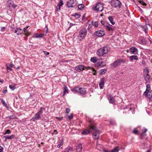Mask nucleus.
I'll return each mask as SVG.
<instances>
[{
    "mask_svg": "<svg viewBox=\"0 0 152 152\" xmlns=\"http://www.w3.org/2000/svg\"><path fill=\"white\" fill-rule=\"evenodd\" d=\"M129 51L132 54L136 55L138 54V50L137 49L134 47H132L129 49Z\"/></svg>",
    "mask_w": 152,
    "mask_h": 152,
    "instance_id": "obj_10",
    "label": "nucleus"
},
{
    "mask_svg": "<svg viewBox=\"0 0 152 152\" xmlns=\"http://www.w3.org/2000/svg\"><path fill=\"white\" fill-rule=\"evenodd\" d=\"M43 52H44L45 55H46V56L48 55L49 54L48 52L46 51H43Z\"/></svg>",
    "mask_w": 152,
    "mask_h": 152,
    "instance_id": "obj_57",
    "label": "nucleus"
},
{
    "mask_svg": "<svg viewBox=\"0 0 152 152\" xmlns=\"http://www.w3.org/2000/svg\"><path fill=\"white\" fill-rule=\"evenodd\" d=\"M48 31V28L47 26H46L45 28H44V32L43 33L45 34L47 33Z\"/></svg>",
    "mask_w": 152,
    "mask_h": 152,
    "instance_id": "obj_42",
    "label": "nucleus"
},
{
    "mask_svg": "<svg viewBox=\"0 0 152 152\" xmlns=\"http://www.w3.org/2000/svg\"><path fill=\"white\" fill-rule=\"evenodd\" d=\"M72 91H75L77 92H78L82 95H85L86 93V91L85 88H80L79 87H76L74 88L72 90Z\"/></svg>",
    "mask_w": 152,
    "mask_h": 152,
    "instance_id": "obj_3",
    "label": "nucleus"
},
{
    "mask_svg": "<svg viewBox=\"0 0 152 152\" xmlns=\"http://www.w3.org/2000/svg\"><path fill=\"white\" fill-rule=\"evenodd\" d=\"M63 1L62 0H61L58 5V7L60 9L61 7L63 5Z\"/></svg>",
    "mask_w": 152,
    "mask_h": 152,
    "instance_id": "obj_38",
    "label": "nucleus"
},
{
    "mask_svg": "<svg viewBox=\"0 0 152 152\" xmlns=\"http://www.w3.org/2000/svg\"><path fill=\"white\" fill-rule=\"evenodd\" d=\"M68 93L67 88L65 86L64 87V91L63 93V96H64L66 94Z\"/></svg>",
    "mask_w": 152,
    "mask_h": 152,
    "instance_id": "obj_22",
    "label": "nucleus"
},
{
    "mask_svg": "<svg viewBox=\"0 0 152 152\" xmlns=\"http://www.w3.org/2000/svg\"><path fill=\"white\" fill-rule=\"evenodd\" d=\"M108 99L109 102L113 104H114L115 103V100L114 98L111 95H109L108 96Z\"/></svg>",
    "mask_w": 152,
    "mask_h": 152,
    "instance_id": "obj_13",
    "label": "nucleus"
},
{
    "mask_svg": "<svg viewBox=\"0 0 152 152\" xmlns=\"http://www.w3.org/2000/svg\"><path fill=\"white\" fill-rule=\"evenodd\" d=\"M26 36H28L30 35V33L27 31V32H26L24 34Z\"/></svg>",
    "mask_w": 152,
    "mask_h": 152,
    "instance_id": "obj_53",
    "label": "nucleus"
},
{
    "mask_svg": "<svg viewBox=\"0 0 152 152\" xmlns=\"http://www.w3.org/2000/svg\"><path fill=\"white\" fill-rule=\"evenodd\" d=\"M84 7V5L83 4H79L78 5V8L80 10L83 9Z\"/></svg>",
    "mask_w": 152,
    "mask_h": 152,
    "instance_id": "obj_41",
    "label": "nucleus"
},
{
    "mask_svg": "<svg viewBox=\"0 0 152 152\" xmlns=\"http://www.w3.org/2000/svg\"><path fill=\"white\" fill-rule=\"evenodd\" d=\"M147 129H145L144 132H143L141 134V135H142L143 134H144L147 131Z\"/></svg>",
    "mask_w": 152,
    "mask_h": 152,
    "instance_id": "obj_62",
    "label": "nucleus"
},
{
    "mask_svg": "<svg viewBox=\"0 0 152 152\" xmlns=\"http://www.w3.org/2000/svg\"><path fill=\"white\" fill-rule=\"evenodd\" d=\"M45 34L44 33L41 34H37L36 37V38L41 37H42L44 35H45Z\"/></svg>",
    "mask_w": 152,
    "mask_h": 152,
    "instance_id": "obj_37",
    "label": "nucleus"
},
{
    "mask_svg": "<svg viewBox=\"0 0 152 152\" xmlns=\"http://www.w3.org/2000/svg\"><path fill=\"white\" fill-rule=\"evenodd\" d=\"M72 148L71 147H68L64 149V152H69L72 150Z\"/></svg>",
    "mask_w": 152,
    "mask_h": 152,
    "instance_id": "obj_26",
    "label": "nucleus"
},
{
    "mask_svg": "<svg viewBox=\"0 0 152 152\" xmlns=\"http://www.w3.org/2000/svg\"><path fill=\"white\" fill-rule=\"evenodd\" d=\"M111 4L113 7L115 8L118 7L120 8L121 5V3L118 0H113L111 2Z\"/></svg>",
    "mask_w": 152,
    "mask_h": 152,
    "instance_id": "obj_5",
    "label": "nucleus"
},
{
    "mask_svg": "<svg viewBox=\"0 0 152 152\" xmlns=\"http://www.w3.org/2000/svg\"><path fill=\"white\" fill-rule=\"evenodd\" d=\"M106 28L110 31H113L114 30V28L108 26H105Z\"/></svg>",
    "mask_w": 152,
    "mask_h": 152,
    "instance_id": "obj_30",
    "label": "nucleus"
},
{
    "mask_svg": "<svg viewBox=\"0 0 152 152\" xmlns=\"http://www.w3.org/2000/svg\"><path fill=\"white\" fill-rule=\"evenodd\" d=\"M3 137L5 138V141H6L7 139H12V138H13L14 136L13 135H11L10 136L8 135L4 136Z\"/></svg>",
    "mask_w": 152,
    "mask_h": 152,
    "instance_id": "obj_24",
    "label": "nucleus"
},
{
    "mask_svg": "<svg viewBox=\"0 0 152 152\" xmlns=\"http://www.w3.org/2000/svg\"><path fill=\"white\" fill-rule=\"evenodd\" d=\"M5 28L4 27H3L1 28V30L2 31H4L5 30Z\"/></svg>",
    "mask_w": 152,
    "mask_h": 152,
    "instance_id": "obj_64",
    "label": "nucleus"
},
{
    "mask_svg": "<svg viewBox=\"0 0 152 152\" xmlns=\"http://www.w3.org/2000/svg\"><path fill=\"white\" fill-rule=\"evenodd\" d=\"M142 29L145 32H147L148 31V29L146 25H145L144 26H143L142 27Z\"/></svg>",
    "mask_w": 152,
    "mask_h": 152,
    "instance_id": "obj_34",
    "label": "nucleus"
},
{
    "mask_svg": "<svg viewBox=\"0 0 152 152\" xmlns=\"http://www.w3.org/2000/svg\"><path fill=\"white\" fill-rule=\"evenodd\" d=\"M110 50L109 46H105L98 49L96 54L99 56H103L104 55L107 54Z\"/></svg>",
    "mask_w": 152,
    "mask_h": 152,
    "instance_id": "obj_1",
    "label": "nucleus"
},
{
    "mask_svg": "<svg viewBox=\"0 0 152 152\" xmlns=\"http://www.w3.org/2000/svg\"><path fill=\"white\" fill-rule=\"evenodd\" d=\"M13 3L14 2L12 1L11 0H9L7 2V5L8 7H10Z\"/></svg>",
    "mask_w": 152,
    "mask_h": 152,
    "instance_id": "obj_27",
    "label": "nucleus"
},
{
    "mask_svg": "<svg viewBox=\"0 0 152 152\" xmlns=\"http://www.w3.org/2000/svg\"><path fill=\"white\" fill-rule=\"evenodd\" d=\"M76 70L78 72H80L82 70H84V66L82 65H79L75 68Z\"/></svg>",
    "mask_w": 152,
    "mask_h": 152,
    "instance_id": "obj_17",
    "label": "nucleus"
},
{
    "mask_svg": "<svg viewBox=\"0 0 152 152\" xmlns=\"http://www.w3.org/2000/svg\"><path fill=\"white\" fill-rule=\"evenodd\" d=\"M93 8L94 10H98L99 11L101 12L103 10V7L101 3H98L94 7H93Z\"/></svg>",
    "mask_w": 152,
    "mask_h": 152,
    "instance_id": "obj_8",
    "label": "nucleus"
},
{
    "mask_svg": "<svg viewBox=\"0 0 152 152\" xmlns=\"http://www.w3.org/2000/svg\"><path fill=\"white\" fill-rule=\"evenodd\" d=\"M73 117V115L72 114H71V115L70 116H68V117L69 118V119H71Z\"/></svg>",
    "mask_w": 152,
    "mask_h": 152,
    "instance_id": "obj_55",
    "label": "nucleus"
},
{
    "mask_svg": "<svg viewBox=\"0 0 152 152\" xmlns=\"http://www.w3.org/2000/svg\"><path fill=\"white\" fill-rule=\"evenodd\" d=\"M41 118V115L37 113L35 114L34 116L31 119L33 121H35V120H39Z\"/></svg>",
    "mask_w": 152,
    "mask_h": 152,
    "instance_id": "obj_12",
    "label": "nucleus"
},
{
    "mask_svg": "<svg viewBox=\"0 0 152 152\" xmlns=\"http://www.w3.org/2000/svg\"><path fill=\"white\" fill-rule=\"evenodd\" d=\"M102 61L98 62L97 64H96V66L97 67H99L101 66L102 67L104 65H102L103 63Z\"/></svg>",
    "mask_w": 152,
    "mask_h": 152,
    "instance_id": "obj_25",
    "label": "nucleus"
},
{
    "mask_svg": "<svg viewBox=\"0 0 152 152\" xmlns=\"http://www.w3.org/2000/svg\"><path fill=\"white\" fill-rule=\"evenodd\" d=\"M53 134H58L57 131L56 130H55L54 131V132L53 133Z\"/></svg>",
    "mask_w": 152,
    "mask_h": 152,
    "instance_id": "obj_60",
    "label": "nucleus"
},
{
    "mask_svg": "<svg viewBox=\"0 0 152 152\" xmlns=\"http://www.w3.org/2000/svg\"><path fill=\"white\" fill-rule=\"evenodd\" d=\"M138 132V131L136 128L134 129L133 131V132L135 134H137Z\"/></svg>",
    "mask_w": 152,
    "mask_h": 152,
    "instance_id": "obj_45",
    "label": "nucleus"
},
{
    "mask_svg": "<svg viewBox=\"0 0 152 152\" xmlns=\"http://www.w3.org/2000/svg\"><path fill=\"white\" fill-rule=\"evenodd\" d=\"M8 118L10 119H14L17 118V117L15 115H13L10 116Z\"/></svg>",
    "mask_w": 152,
    "mask_h": 152,
    "instance_id": "obj_46",
    "label": "nucleus"
},
{
    "mask_svg": "<svg viewBox=\"0 0 152 152\" xmlns=\"http://www.w3.org/2000/svg\"><path fill=\"white\" fill-rule=\"evenodd\" d=\"M105 80L104 78H102L101 79L100 82L99 84V86L101 89H102L104 86Z\"/></svg>",
    "mask_w": 152,
    "mask_h": 152,
    "instance_id": "obj_15",
    "label": "nucleus"
},
{
    "mask_svg": "<svg viewBox=\"0 0 152 152\" xmlns=\"http://www.w3.org/2000/svg\"><path fill=\"white\" fill-rule=\"evenodd\" d=\"M108 14L107 13L103 15V17H102L103 19H105L107 18L108 19H113V17L111 16H108Z\"/></svg>",
    "mask_w": 152,
    "mask_h": 152,
    "instance_id": "obj_23",
    "label": "nucleus"
},
{
    "mask_svg": "<svg viewBox=\"0 0 152 152\" xmlns=\"http://www.w3.org/2000/svg\"><path fill=\"white\" fill-rule=\"evenodd\" d=\"M11 131L9 129L5 131V132L4 133V134H10V133Z\"/></svg>",
    "mask_w": 152,
    "mask_h": 152,
    "instance_id": "obj_47",
    "label": "nucleus"
},
{
    "mask_svg": "<svg viewBox=\"0 0 152 152\" xmlns=\"http://www.w3.org/2000/svg\"><path fill=\"white\" fill-rule=\"evenodd\" d=\"M66 113H68L70 112V110L69 109V108H66Z\"/></svg>",
    "mask_w": 152,
    "mask_h": 152,
    "instance_id": "obj_56",
    "label": "nucleus"
},
{
    "mask_svg": "<svg viewBox=\"0 0 152 152\" xmlns=\"http://www.w3.org/2000/svg\"><path fill=\"white\" fill-rule=\"evenodd\" d=\"M6 67H7V71L8 72H9V71H8V70H12V67L14 65L12 64H6Z\"/></svg>",
    "mask_w": 152,
    "mask_h": 152,
    "instance_id": "obj_19",
    "label": "nucleus"
},
{
    "mask_svg": "<svg viewBox=\"0 0 152 152\" xmlns=\"http://www.w3.org/2000/svg\"><path fill=\"white\" fill-rule=\"evenodd\" d=\"M63 140L62 139H61L60 141L59 142L57 146V147L59 148L60 146L63 145Z\"/></svg>",
    "mask_w": 152,
    "mask_h": 152,
    "instance_id": "obj_35",
    "label": "nucleus"
},
{
    "mask_svg": "<svg viewBox=\"0 0 152 152\" xmlns=\"http://www.w3.org/2000/svg\"><path fill=\"white\" fill-rule=\"evenodd\" d=\"M93 21L91 20H88L87 23V24H88V28H91L92 26V24Z\"/></svg>",
    "mask_w": 152,
    "mask_h": 152,
    "instance_id": "obj_28",
    "label": "nucleus"
},
{
    "mask_svg": "<svg viewBox=\"0 0 152 152\" xmlns=\"http://www.w3.org/2000/svg\"><path fill=\"white\" fill-rule=\"evenodd\" d=\"M101 23L102 25H104L105 23L104 21L102 20L101 21Z\"/></svg>",
    "mask_w": 152,
    "mask_h": 152,
    "instance_id": "obj_61",
    "label": "nucleus"
},
{
    "mask_svg": "<svg viewBox=\"0 0 152 152\" xmlns=\"http://www.w3.org/2000/svg\"><path fill=\"white\" fill-rule=\"evenodd\" d=\"M3 150V148L1 146H0V152H2Z\"/></svg>",
    "mask_w": 152,
    "mask_h": 152,
    "instance_id": "obj_59",
    "label": "nucleus"
},
{
    "mask_svg": "<svg viewBox=\"0 0 152 152\" xmlns=\"http://www.w3.org/2000/svg\"><path fill=\"white\" fill-rule=\"evenodd\" d=\"M87 30L85 28H83L79 32L78 37L80 38V40L83 39L85 37L87 34Z\"/></svg>",
    "mask_w": 152,
    "mask_h": 152,
    "instance_id": "obj_4",
    "label": "nucleus"
},
{
    "mask_svg": "<svg viewBox=\"0 0 152 152\" xmlns=\"http://www.w3.org/2000/svg\"><path fill=\"white\" fill-rule=\"evenodd\" d=\"M137 56L136 55H133L132 56H130L129 57V59L130 61H132L134 60H138V58L137 57Z\"/></svg>",
    "mask_w": 152,
    "mask_h": 152,
    "instance_id": "obj_18",
    "label": "nucleus"
},
{
    "mask_svg": "<svg viewBox=\"0 0 152 152\" xmlns=\"http://www.w3.org/2000/svg\"><path fill=\"white\" fill-rule=\"evenodd\" d=\"M1 103L3 104V106H4L5 107L7 108H8L9 107L7 106V104L5 102V101L4 100H3V99H1Z\"/></svg>",
    "mask_w": 152,
    "mask_h": 152,
    "instance_id": "obj_32",
    "label": "nucleus"
},
{
    "mask_svg": "<svg viewBox=\"0 0 152 152\" xmlns=\"http://www.w3.org/2000/svg\"><path fill=\"white\" fill-rule=\"evenodd\" d=\"M56 118L59 121H61L63 118L62 117H57Z\"/></svg>",
    "mask_w": 152,
    "mask_h": 152,
    "instance_id": "obj_54",
    "label": "nucleus"
},
{
    "mask_svg": "<svg viewBox=\"0 0 152 152\" xmlns=\"http://www.w3.org/2000/svg\"><path fill=\"white\" fill-rule=\"evenodd\" d=\"M73 16L75 17V19H77L79 18L80 17V14L75 13V15Z\"/></svg>",
    "mask_w": 152,
    "mask_h": 152,
    "instance_id": "obj_40",
    "label": "nucleus"
},
{
    "mask_svg": "<svg viewBox=\"0 0 152 152\" xmlns=\"http://www.w3.org/2000/svg\"><path fill=\"white\" fill-rule=\"evenodd\" d=\"M86 68L88 69H91L92 71H95V70L93 68L91 67L90 66H88L87 67H86Z\"/></svg>",
    "mask_w": 152,
    "mask_h": 152,
    "instance_id": "obj_51",
    "label": "nucleus"
},
{
    "mask_svg": "<svg viewBox=\"0 0 152 152\" xmlns=\"http://www.w3.org/2000/svg\"><path fill=\"white\" fill-rule=\"evenodd\" d=\"M95 35L96 36L99 37H102L105 34L104 32L103 31H96L94 33Z\"/></svg>",
    "mask_w": 152,
    "mask_h": 152,
    "instance_id": "obj_11",
    "label": "nucleus"
},
{
    "mask_svg": "<svg viewBox=\"0 0 152 152\" xmlns=\"http://www.w3.org/2000/svg\"><path fill=\"white\" fill-rule=\"evenodd\" d=\"M145 95L146 96H148L149 99H151L152 97V95L151 94H148H148L147 95Z\"/></svg>",
    "mask_w": 152,
    "mask_h": 152,
    "instance_id": "obj_49",
    "label": "nucleus"
},
{
    "mask_svg": "<svg viewBox=\"0 0 152 152\" xmlns=\"http://www.w3.org/2000/svg\"><path fill=\"white\" fill-rule=\"evenodd\" d=\"M29 26H27L25 27H24L23 29V31L24 34L28 31L27 29L28 28Z\"/></svg>",
    "mask_w": 152,
    "mask_h": 152,
    "instance_id": "obj_43",
    "label": "nucleus"
},
{
    "mask_svg": "<svg viewBox=\"0 0 152 152\" xmlns=\"http://www.w3.org/2000/svg\"><path fill=\"white\" fill-rule=\"evenodd\" d=\"M149 71L147 68L145 67L144 69V76L145 80L148 82L150 80V76L148 75Z\"/></svg>",
    "mask_w": 152,
    "mask_h": 152,
    "instance_id": "obj_6",
    "label": "nucleus"
},
{
    "mask_svg": "<svg viewBox=\"0 0 152 152\" xmlns=\"http://www.w3.org/2000/svg\"><path fill=\"white\" fill-rule=\"evenodd\" d=\"M23 32V30L19 28H16L14 30V33L18 35L21 34Z\"/></svg>",
    "mask_w": 152,
    "mask_h": 152,
    "instance_id": "obj_14",
    "label": "nucleus"
},
{
    "mask_svg": "<svg viewBox=\"0 0 152 152\" xmlns=\"http://www.w3.org/2000/svg\"><path fill=\"white\" fill-rule=\"evenodd\" d=\"M7 92V90H3V92L4 94H6Z\"/></svg>",
    "mask_w": 152,
    "mask_h": 152,
    "instance_id": "obj_63",
    "label": "nucleus"
},
{
    "mask_svg": "<svg viewBox=\"0 0 152 152\" xmlns=\"http://www.w3.org/2000/svg\"><path fill=\"white\" fill-rule=\"evenodd\" d=\"M76 150L77 151L80 152L82 150V145L81 144H78L76 147Z\"/></svg>",
    "mask_w": 152,
    "mask_h": 152,
    "instance_id": "obj_20",
    "label": "nucleus"
},
{
    "mask_svg": "<svg viewBox=\"0 0 152 152\" xmlns=\"http://www.w3.org/2000/svg\"><path fill=\"white\" fill-rule=\"evenodd\" d=\"M10 28H11V31H14V29H15V27H13V26H11L10 27Z\"/></svg>",
    "mask_w": 152,
    "mask_h": 152,
    "instance_id": "obj_58",
    "label": "nucleus"
},
{
    "mask_svg": "<svg viewBox=\"0 0 152 152\" xmlns=\"http://www.w3.org/2000/svg\"><path fill=\"white\" fill-rule=\"evenodd\" d=\"M140 3L142 5H144V6H146L147 5V4L144 2L142 0H140L139 1Z\"/></svg>",
    "mask_w": 152,
    "mask_h": 152,
    "instance_id": "obj_44",
    "label": "nucleus"
},
{
    "mask_svg": "<svg viewBox=\"0 0 152 152\" xmlns=\"http://www.w3.org/2000/svg\"><path fill=\"white\" fill-rule=\"evenodd\" d=\"M147 40L145 38H143L141 40V42L142 43L143 45H145L146 43L147 42L148 40L151 43V40H149L148 39H147Z\"/></svg>",
    "mask_w": 152,
    "mask_h": 152,
    "instance_id": "obj_21",
    "label": "nucleus"
},
{
    "mask_svg": "<svg viewBox=\"0 0 152 152\" xmlns=\"http://www.w3.org/2000/svg\"><path fill=\"white\" fill-rule=\"evenodd\" d=\"M90 60L92 62L95 63L97 61V58L95 57H91Z\"/></svg>",
    "mask_w": 152,
    "mask_h": 152,
    "instance_id": "obj_31",
    "label": "nucleus"
},
{
    "mask_svg": "<svg viewBox=\"0 0 152 152\" xmlns=\"http://www.w3.org/2000/svg\"><path fill=\"white\" fill-rule=\"evenodd\" d=\"M76 4V0H69L67 2L66 5L69 7H73Z\"/></svg>",
    "mask_w": 152,
    "mask_h": 152,
    "instance_id": "obj_7",
    "label": "nucleus"
},
{
    "mask_svg": "<svg viewBox=\"0 0 152 152\" xmlns=\"http://www.w3.org/2000/svg\"><path fill=\"white\" fill-rule=\"evenodd\" d=\"M109 20L112 25H114L115 24V23L113 21V20Z\"/></svg>",
    "mask_w": 152,
    "mask_h": 152,
    "instance_id": "obj_52",
    "label": "nucleus"
},
{
    "mask_svg": "<svg viewBox=\"0 0 152 152\" xmlns=\"http://www.w3.org/2000/svg\"><path fill=\"white\" fill-rule=\"evenodd\" d=\"M89 127L91 129L93 132L92 136L94 140L98 139L99 137L100 133L97 128L92 124L89 125Z\"/></svg>",
    "mask_w": 152,
    "mask_h": 152,
    "instance_id": "obj_2",
    "label": "nucleus"
},
{
    "mask_svg": "<svg viewBox=\"0 0 152 152\" xmlns=\"http://www.w3.org/2000/svg\"><path fill=\"white\" fill-rule=\"evenodd\" d=\"M70 26H69V27H68V28L67 29V30H69V28L71 27L72 26V25H77V23H71L70 24Z\"/></svg>",
    "mask_w": 152,
    "mask_h": 152,
    "instance_id": "obj_50",
    "label": "nucleus"
},
{
    "mask_svg": "<svg viewBox=\"0 0 152 152\" xmlns=\"http://www.w3.org/2000/svg\"><path fill=\"white\" fill-rule=\"evenodd\" d=\"M9 88L10 89H11L12 90H14L16 88V87L14 86H12L11 85H10L9 86Z\"/></svg>",
    "mask_w": 152,
    "mask_h": 152,
    "instance_id": "obj_48",
    "label": "nucleus"
},
{
    "mask_svg": "<svg viewBox=\"0 0 152 152\" xmlns=\"http://www.w3.org/2000/svg\"><path fill=\"white\" fill-rule=\"evenodd\" d=\"M107 71V70L106 69H101L99 72L100 74H103L105 73Z\"/></svg>",
    "mask_w": 152,
    "mask_h": 152,
    "instance_id": "obj_39",
    "label": "nucleus"
},
{
    "mask_svg": "<svg viewBox=\"0 0 152 152\" xmlns=\"http://www.w3.org/2000/svg\"><path fill=\"white\" fill-rule=\"evenodd\" d=\"M98 23L97 21H95L94 22H93V21L92 26H93L94 27H97L98 26Z\"/></svg>",
    "mask_w": 152,
    "mask_h": 152,
    "instance_id": "obj_36",
    "label": "nucleus"
},
{
    "mask_svg": "<svg viewBox=\"0 0 152 152\" xmlns=\"http://www.w3.org/2000/svg\"><path fill=\"white\" fill-rule=\"evenodd\" d=\"M44 108L42 107H41L39 109V111L37 112L40 115H41L43 113V111L44 110Z\"/></svg>",
    "mask_w": 152,
    "mask_h": 152,
    "instance_id": "obj_33",
    "label": "nucleus"
},
{
    "mask_svg": "<svg viewBox=\"0 0 152 152\" xmlns=\"http://www.w3.org/2000/svg\"><path fill=\"white\" fill-rule=\"evenodd\" d=\"M90 132V131L88 129H86L83 131L82 134L83 135H86L89 134Z\"/></svg>",
    "mask_w": 152,
    "mask_h": 152,
    "instance_id": "obj_29",
    "label": "nucleus"
},
{
    "mask_svg": "<svg viewBox=\"0 0 152 152\" xmlns=\"http://www.w3.org/2000/svg\"><path fill=\"white\" fill-rule=\"evenodd\" d=\"M125 63V61L122 59H118L115 61L113 63V66L114 67H116L120 65L121 63Z\"/></svg>",
    "mask_w": 152,
    "mask_h": 152,
    "instance_id": "obj_9",
    "label": "nucleus"
},
{
    "mask_svg": "<svg viewBox=\"0 0 152 152\" xmlns=\"http://www.w3.org/2000/svg\"><path fill=\"white\" fill-rule=\"evenodd\" d=\"M151 89L150 85L149 84H147L146 85V90L144 93V94L147 95L148 93H150Z\"/></svg>",
    "mask_w": 152,
    "mask_h": 152,
    "instance_id": "obj_16",
    "label": "nucleus"
}]
</instances>
